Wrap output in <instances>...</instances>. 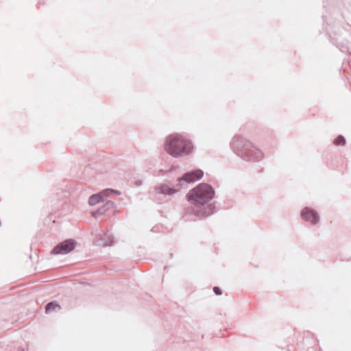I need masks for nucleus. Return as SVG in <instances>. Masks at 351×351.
I'll use <instances>...</instances> for the list:
<instances>
[{
	"label": "nucleus",
	"instance_id": "obj_1",
	"mask_svg": "<svg viewBox=\"0 0 351 351\" xmlns=\"http://www.w3.org/2000/svg\"><path fill=\"white\" fill-rule=\"evenodd\" d=\"M214 189L207 183H201L187 193V200L195 206L194 215L199 219L211 215L215 211L214 204H208L215 197Z\"/></svg>",
	"mask_w": 351,
	"mask_h": 351
},
{
	"label": "nucleus",
	"instance_id": "obj_2",
	"mask_svg": "<svg viewBox=\"0 0 351 351\" xmlns=\"http://www.w3.org/2000/svg\"><path fill=\"white\" fill-rule=\"evenodd\" d=\"M164 149L172 157L181 158L193 152V145L189 139L182 135L173 134L166 138Z\"/></svg>",
	"mask_w": 351,
	"mask_h": 351
},
{
	"label": "nucleus",
	"instance_id": "obj_3",
	"mask_svg": "<svg viewBox=\"0 0 351 351\" xmlns=\"http://www.w3.org/2000/svg\"><path fill=\"white\" fill-rule=\"evenodd\" d=\"M203 176L204 172L201 169L189 171L178 178V184L174 188H171L167 184H162L157 187V191L159 193L171 195L180 191L183 186L199 180Z\"/></svg>",
	"mask_w": 351,
	"mask_h": 351
},
{
	"label": "nucleus",
	"instance_id": "obj_4",
	"mask_svg": "<svg viewBox=\"0 0 351 351\" xmlns=\"http://www.w3.org/2000/svg\"><path fill=\"white\" fill-rule=\"evenodd\" d=\"M232 150L241 158H245L244 153L247 149L252 147V142L241 136H235L231 142Z\"/></svg>",
	"mask_w": 351,
	"mask_h": 351
},
{
	"label": "nucleus",
	"instance_id": "obj_5",
	"mask_svg": "<svg viewBox=\"0 0 351 351\" xmlns=\"http://www.w3.org/2000/svg\"><path fill=\"white\" fill-rule=\"evenodd\" d=\"M77 243L73 239L65 240L56 245L51 251L53 254H67L73 251Z\"/></svg>",
	"mask_w": 351,
	"mask_h": 351
},
{
	"label": "nucleus",
	"instance_id": "obj_6",
	"mask_svg": "<svg viewBox=\"0 0 351 351\" xmlns=\"http://www.w3.org/2000/svg\"><path fill=\"white\" fill-rule=\"evenodd\" d=\"M246 152L244 153L245 155V158H243L246 161H258L263 158L264 154L263 152L257 148L252 143V147L245 150Z\"/></svg>",
	"mask_w": 351,
	"mask_h": 351
},
{
	"label": "nucleus",
	"instance_id": "obj_7",
	"mask_svg": "<svg viewBox=\"0 0 351 351\" xmlns=\"http://www.w3.org/2000/svg\"><path fill=\"white\" fill-rule=\"evenodd\" d=\"M301 217L303 220L310 222L312 225H316L319 221L318 213L308 207L302 210Z\"/></svg>",
	"mask_w": 351,
	"mask_h": 351
},
{
	"label": "nucleus",
	"instance_id": "obj_8",
	"mask_svg": "<svg viewBox=\"0 0 351 351\" xmlns=\"http://www.w3.org/2000/svg\"><path fill=\"white\" fill-rule=\"evenodd\" d=\"M115 207V204L112 201H107L106 204L100 207L96 211L92 213V215L94 217H97L99 215H104L110 209H112Z\"/></svg>",
	"mask_w": 351,
	"mask_h": 351
},
{
	"label": "nucleus",
	"instance_id": "obj_9",
	"mask_svg": "<svg viewBox=\"0 0 351 351\" xmlns=\"http://www.w3.org/2000/svg\"><path fill=\"white\" fill-rule=\"evenodd\" d=\"M97 244L102 246H110L114 243L113 237L111 234L105 233L101 235L97 240Z\"/></svg>",
	"mask_w": 351,
	"mask_h": 351
},
{
	"label": "nucleus",
	"instance_id": "obj_10",
	"mask_svg": "<svg viewBox=\"0 0 351 351\" xmlns=\"http://www.w3.org/2000/svg\"><path fill=\"white\" fill-rule=\"evenodd\" d=\"M101 201L100 195L98 193L92 195L88 199V204L90 206H95Z\"/></svg>",
	"mask_w": 351,
	"mask_h": 351
},
{
	"label": "nucleus",
	"instance_id": "obj_11",
	"mask_svg": "<svg viewBox=\"0 0 351 351\" xmlns=\"http://www.w3.org/2000/svg\"><path fill=\"white\" fill-rule=\"evenodd\" d=\"M56 308H60V306L56 302H50L45 306V311L47 313H49L54 311Z\"/></svg>",
	"mask_w": 351,
	"mask_h": 351
},
{
	"label": "nucleus",
	"instance_id": "obj_12",
	"mask_svg": "<svg viewBox=\"0 0 351 351\" xmlns=\"http://www.w3.org/2000/svg\"><path fill=\"white\" fill-rule=\"evenodd\" d=\"M334 143L337 145H343L346 143V139L343 136H339L335 139Z\"/></svg>",
	"mask_w": 351,
	"mask_h": 351
},
{
	"label": "nucleus",
	"instance_id": "obj_13",
	"mask_svg": "<svg viewBox=\"0 0 351 351\" xmlns=\"http://www.w3.org/2000/svg\"><path fill=\"white\" fill-rule=\"evenodd\" d=\"M110 191V189H106L105 190H103L100 193H98V194L100 195V198H101V201H103L105 198H106L109 196Z\"/></svg>",
	"mask_w": 351,
	"mask_h": 351
},
{
	"label": "nucleus",
	"instance_id": "obj_14",
	"mask_svg": "<svg viewBox=\"0 0 351 351\" xmlns=\"http://www.w3.org/2000/svg\"><path fill=\"white\" fill-rule=\"evenodd\" d=\"M213 291L216 295H221V293H222L221 289L218 287H215L213 288Z\"/></svg>",
	"mask_w": 351,
	"mask_h": 351
},
{
	"label": "nucleus",
	"instance_id": "obj_15",
	"mask_svg": "<svg viewBox=\"0 0 351 351\" xmlns=\"http://www.w3.org/2000/svg\"><path fill=\"white\" fill-rule=\"evenodd\" d=\"M110 193H114L117 195H120L121 193L119 191L110 189Z\"/></svg>",
	"mask_w": 351,
	"mask_h": 351
}]
</instances>
